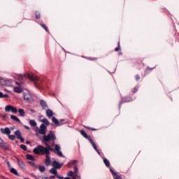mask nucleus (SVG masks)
Wrapping results in <instances>:
<instances>
[{"label": "nucleus", "mask_w": 179, "mask_h": 179, "mask_svg": "<svg viewBox=\"0 0 179 179\" xmlns=\"http://www.w3.org/2000/svg\"><path fill=\"white\" fill-rule=\"evenodd\" d=\"M26 158L27 159V160H31V162H34V160H35L34 157H33V155H31L30 154H27L26 155Z\"/></svg>", "instance_id": "b1692460"}, {"label": "nucleus", "mask_w": 179, "mask_h": 179, "mask_svg": "<svg viewBox=\"0 0 179 179\" xmlns=\"http://www.w3.org/2000/svg\"><path fill=\"white\" fill-rule=\"evenodd\" d=\"M2 82V79L0 78V83Z\"/></svg>", "instance_id": "6e6d98bb"}, {"label": "nucleus", "mask_w": 179, "mask_h": 179, "mask_svg": "<svg viewBox=\"0 0 179 179\" xmlns=\"http://www.w3.org/2000/svg\"><path fill=\"white\" fill-rule=\"evenodd\" d=\"M41 27H43V29H44V30H45V31L48 32V28L46 27L45 24H41Z\"/></svg>", "instance_id": "2f4dec72"}, {"label": "nucleus", "mask_w": 179, "mask_h": 179, "mask_svg": "<svg viewBox=\"0 0 179 179\" xmlns=\"http://www.w3.org/2000/svg\"><path fill=\"white\" fill-rule=\"evenodd\" d=\"M55 177H57L56 175L50 176L49 177V178H50V179H54V178H55Z\"/></svg>", "instance_id": "49530a36"}, {"label": "nucleus", "mask_w": 179, "mask_h": 179, "mask_svg": "<svg viewBox=\"0 0 179 179\" xmlns=\"http://www.w3.org/2000/svg\"><path fill=\"white\" fill-rule=\"evenodd\" d=\"M28 163L30 164V166H36V164L33 162H29Z\"/></svg>", "instance_id": "79ce46f5"}, {"label": "nucleus", "mask_w": 179, "mask_h": 179, "mask_svg": "<svg viewBox=\"0 0 179 179\" xmlns=\"http://www.w3.org/2000/svg\"><path fill=\"white\" fill-rule=\"evenodd\" d=\"M137 92H138V89H136V87L132 90L133 93H136Z\"/></svg>", "instance_id": "a18cd8bd"}, {"label": "nucleus", "mask_w": 179, "mask_h": 179, "mask_svg": "<svg viewBox=\"0 0 179 179\" xmlns=\"http://www.w3.org/2000/svg\"><path fill=\"white\" fill-rule=\"evenodd\" d=\"M24 128H25V129H27L28 131H30V127L29 126H24Z\"/></svg>", "instance_id": "c03bdc74"}, {"label": "nucleus", "mask_w": 179, "mask_h": 179, "mask_svg": "<svg viewBox=\"0 0 179 179\" xmlns=\"http://www.w3.org/2000/svg\"><path fill=\"white\" fill-rule=\"evenodd\" d=\"M3 93L0 92V99H2Z\"/></svg>", "instance_id": "864d4df0"}, {"label": "nucleus", "mask_w": 179, "mask_h": 179, "mask_svg": "<svg viewBox=\"0 0 179 179\" xmlns=\"http://www.w3.org/2000/svg\"><path fill=\"white\" fill-rule=\"evenodd\" d=\"M129 101H132L131 98H123V99H122V100L120 101L119 108H121V104H122V103H129Z\"/></svg>", "instance_id": "ddd939ff"}, {"label": "nucleus", "mask_w": 179, "mask_h": 179, "mask_svg": "<svg viewBox=\"0 0 179 179\" xmlns=\"http://www.w3.org/2000/svg\"><path fill=\"white\" fill-rule=\"evenodd\" d=\"M46 115H47V117H48V118H51V117H52V115H54V113H52V111L50 109H48V110H46Z\"/></svg>", "instance_id": "6ab92c4d"}, {"label": "nucleus", "mask_w": 179, "mask_h": 179, "mask_svg": "<svg viewBox=\"0 0 179 179\" xmlns=\"http://www.w3.org/2000/svg\"><path fill=\"white\" fill-rule=\"evenodd\" d=\"M71 164L76 166L78 164V160L75 159L71 162Z\"/></svg>", "instance_id": "f704fd0d"}, {"label": "nucleus", "mask_w": 179, "mask_h": 179, "mask_svg": "<svg viewBox=\"0 0 179 179\" xmlns=\"http://www.w3.org/2000/svg\"><path fill=\"white\" fill-rule=\"evenodd\" d=\"M40 104H41L42 108H43V110L48 108V106H47V102H45V101L41 99Z\"/></svg>", "instance_id": "dca6fc26"}, {"label": "nucleus", "mask_w": 179, "mask_h": 179, "mask_svg": "<svg viewBox=\"0 0 179 179\" xmlns=\"http://www.w3.org/2000/svg\"><path fill=\"white\" fill-rule=\"evenodd\" d=\"M18 139L20 141L21 143H23V142H24V138H23V137H20V138Z\"/></svg>", "instance_id": "ea45409f"}, {"label": "nucleus", "mask_w": 179, "mask_h": 179, "mask_svg": "<svg viewBox=\"0 0 179 179\" xmlns=\"http://www.w3.org/2000/svg\"><path fill=\"white\" fill-rule=\"evenodd\" d=\"M141 79V77L139 76H136V80H139Z\"/></svg>", "instance_id": "de8ad7c7"}, {"label": "nucleus", "mask_w": 179, "mask_h": 179, "mask_svg": "<svg viewBox=\"0 0 179 179\" xmlns=\"http://www.w3.org/2000/svg\"><path fill=\"white\" fill-rule=\"evenodd\" d=\"M24 78H28L29 80H32L33 82L38 81V76H34V74H24Z\"/></svg>", "instance_id": "423d86ee"}, {"label": "nucleus", "mask_w": 179, "mask_h": 179, "mask_svg": "<svg viewBox=\"0 0 179 179\" xmlns=\"http://www.w3.org/2000/svg\"><path fill=\"white\" fill-rule=\"evenodd\" d=\"M29 124L31 127H37V122H36V120H29Z\"/></svg>", "instance_id": "bb28decb"}, {"label": "nucleus", "mask_w": 179, "mask_h": 179, "mask_svg": "<svg viewBox=\"0 0 179 179\" xmlns=\"http://www.w3.org/2000/svg\"><path fill=\"white\" fill-rule=\"evenodd\" d=\"M103 163L105 164V166H106L108 168H109V170L112 174V176L117 177V172H114V170H113V169L111 168V166H110V161H108V159H107V158H103Z\"/></svg>", "instance_id": "7ed1b4c3"}, {"label": "nucleus", "mask_w": 179, "mask_h": 179, "mask_svg": "<svg viewBox=\"0 0 179 179\" xmlns=\"http://www.w3.org/2000/svg\"><path fill=\"white\" fill-rule=\"evenodd\" d=\"M63 121H65V120L62 119L59 121H58V119L57 117H52V122H53V124H55L56 127H61L64 125V122H62Z\"/></svg>", "instance_id": "39448f33"}, {"label": "nucleus", "mask_w": 179, "mask_h": 179, "mask_svg": "<svg viewBox=\"0 0 179 179\" xmlns=\"http://www.w3.org/2000/svg\"><path fill=\"white\" fill-rule=\"evenodd\" d=\"M73 177H75L77 179H80V176L78 173V167H76V166H74V171H73Z\"/></svg>", "instance_id": "f3484780"}, {"label": "nucleus", "mask_w": 179, "mask_h": 179, "mask_svg": "<svg viewBox=\"0 0 179 179\" xmlns=\"http://www.w3.org/2000/svg\"><path fill=\"white\" fill-rule=\"evenodd\" d=\"M69 164V165H71V162H69V164Z\"/></svg>", "instance_id": "13d9d810"}, {"label": "nucleus", "mask_w": 179, "mask_h": 179, "mask_svg": "<svg viewBox=\"0 0 179 179\" xmlns=\"http://www.w3.org/2000/svg\"><path fill=\"white\" fill-rule=\"evenodd\" d=\"M0 118H2V120H6V115L1 114Z\"/></svg>", "instance_id": "c9c22d12"}, {"label": "nucleus", "mask_w": 179, "mask_h": 179, "mask_svg": "<svg viewBox=\"0 0 179 179\" xmlns=\"http://www.w3.org/2000/svg\"><path fill=\"white\" fill-rule=\"evenodd\" d=\"M15 136H17V139H19L20 138L22 137V132L20 130H17L14 132Z\"/></svg>", "instance_id": "412c9836"}, {"label": "nucleus", "mask_w": 179, "mask_h": 179, "mask_svg": "<svg viewBox=\"0 0 179 179\" xmlns=\"http://www.w3.org/2000/svg\"><path fill=\"white\" fill-rule=\"evenodd\" d=\"M80 134L85 138L87 136V134L86 133V131H85V130H80Z\"/></svg>", "instance_id": "c756f323"}, {"label": "nucleus", "mask_w": 179, "mask_h": 179, "mask_svg": "<svg viewBox=\"0 0 179 179\" xmlns=\"http://www.w3.org/2000/svg\"><path fill=\"white\" fill-rule=\"evenodd\" d=\"M17 162L18 165L21 169H22V170H26V164H24V162H23V161L20 160L19 158H17Z\"/></svg>", "instance_id": "f8f14e48"}, {"label": "nucleus", "mask_w": 179, "mask_h": 179, "mask_svg": "<svg viewBox=\"0 0 179 179\" xmlns=\"http://www.w3.org/2000/svg\"><path fill=\"white\" fill-rule=\"evenodd\" d=\"M56 177L57 178H59V179H64V176H61V175H58L57 173L56 174Z\"/></svg>", "instance_id": "e433bc0d"}, {"label": "nucleus", "mask_w": 179, "mask_h": 179, "mask_svg": "<svg viewBox=\"0 0 179 179\" xmlns=\"http://www.w3.org/2000/svg\"><path fill=\"white\" fill-rule=\"evenodd\" d=\"M41 178H42V179H50L49 177H45V176H41Z\"/></svg>", "instance_id": "09e8293b"}, {"label": "nucleus", "mask_w": 179, "mask_h": 179, "mask_svg": "<svg viewBox=\"0 0 179 179\" xmlns=\"http://www.w3.org/2000/svg\"><path fill=\"white\" fill-rule=\"evenodd\" d=\"M24 99L28 101V103H33V101H34L33 96H31V94L29 92L24 93Z\"/></svg>", "instance_id": "0eeeda50"}, {"label": "nucleus", "mask_w": 179, "mask_h": 179, "mask_svg": "<svg viewBox=\"0 0 179 179\" xmlns=\"http://www.w3.org/2000/svg\"><path fill=\"white\" fill-rule=\"evenodd\" d=\"M30 111H31V113H32L33 114L36 113V111L34 110V109H31Z\"/></svg>", "instance_id": "3c124183"}, {"label": "nucleus", "mask_w": 179, "mask_h": 179, "mask_svg": "<svg viewBox=\"0 0 179 179\" xmlns=\"http://www.w3.org/2000/svg\"><path fill=\"white\" fill-rule=\"evenodd\" d=\"M8 98V97H9V95H8V94H3V96H1V99H3V98Z\"/></svg>", "instance_id": "37998d69"}, {"label": "nucleus", "mask_w": 179, "mask_h": 179, "mask_svg": "<svg viewBox=\"0 0 179 179\" xmlns=\"http://www.w3.org/2000/svg\"><path fill=\"white\" fill-rule=\"evenodd\" d=\"M31 143V142H30V141H26L27 145H30Z\"/></svg>", "instance_id": "603ef678"}, {"label": "nucleus", "mask_w": 179, "mask_h": 179, "mask_svg": "<svg viewBox=\"0 0 179 179\" xmlns=\"http://www.w3.org/2000/svg\"><path fill=\"white\" fill-rule=\"evenodd\" d=\"M67 176H69V177H72V176H73V171H69L67 173Z\"/></svg>", "instance_id": "473e14b6"}, {"label": "nucleus", "mask_w": 179, "mask_h": 179, "mask_svg": "<svg viewBox=\"0 0 179 179\" xmlns=\"http://www.w3.org/2000/svg\"><path fill=\"white\" fill-rule=\"evenodd\" d=\"M94 150H96V152L98 153V155H99V156L101 155L100 153V151H99V149H97V145H95V148H94Z\"/></svg>", "instance_id": "72a5a7b5"}, {"label": "nucleus", "mask_w": 179, "mask_h": 179, "mask_svg": "<svg viewBox=\"0 0 179 179\" xmlns=\"http://www.w3.org/2000/svg\"><path fill=\"white\" fill-rule=\"evenodd\" d=\"M49 172L50 173V174H54L55 176H56V174H57V169L55 168H52L51 169H50Z\"/></svg>", "instance_id": "a878e982"}, {"label": "nucleus", "mask_w": 179, "mask_h": 179, "mask_svg": "<svg viewBox=\"0 0 179 179\" xmlns=\"http://www.w3.org/2000/svg\"><path fill=\"white\" fill-rule=\"evenodd\" d=\"M45 164L48 167V166H51V158L50 157V155L45 154Z\"/></svg>", "instance_id": "9d476101"}, {"label": "nucleus", "mask_w": 179, "mask_h": 179, "mask_svg": "<svg viewBox=\"0 0 179 179\" xmlns=\"http://www.w3.org/2000/svg\"><path fill=\"white\" fill-rule=\"evenodd\" d=\"M8 139H10V141H15V139H16V136L15 135H8Z\"/></svg>", "instance_id": "c85d7f7f"}, {"label": "nucleus", "mask_w": 179, "mask_h": 179, "mask_svg": "<svg viewBox=\"0 0 179 179\" xmlns=\"http://www.w3.org/2000/svg\"><path fill=\"white\" fill-rule=\"evenodd\" d=\"M0 131L3 134V135H10V129L9 127H5V128H1L0 129Z\"/></svg>", "instance_id": "1a4fd4ad"}, {"label": "nucleus", "mask_w": 179, "mask_h": 179, "mask_svg": "<svg viewBox=\"0 0 179 179\" xmlns=\"http://www.w3.org/2000/svg\"><path fill=\"white\" fill-rule=\"evenodd\" d=\"M18 113H19L20 117H25V115H26V113H24V110H23L22 108L18 109Z\"/></svg>", "instance_id": "393cba45"}, {"label": "nucleus", "mask_w": 179, "mask_h": 179, "mask_svg": "<svg viewBox=\"0 0 179 179\" xmlns=\"http://www.w3.org/2000/svg\"><path fill=\"white\" fill-rule=\"evenodd\" d=\"M38 170L41 173H44L45 171V166H38Z\"/></svg>", "instance_id": "cd10ccee"}, {"label": "nucleus", "mask_w": 179, "mask_h": 179, "mask_svg": "<svg viewBox=\"0 0 179 179\" xmlns=\"http://www.w3.org/2000/svg\"><path fill=\"white\" fill-rule=\"evenodd\" d=\"M150 69V68L148 67L146 69V72H148V71H149Z\"/></svg>", "instance_id": "5fc2aeb1"}, {"label": "nucleus", "mask_w": 179, "mask_h": 179, "mask_svg": "<svg viewBox=\"0 0 179 179\" xmlns=\"http://www.w3.org/2000/svg\"><path fill=\"white\" fill-rule=\"evenodd\" d=\"M13 90L15 93H22V92H23V88H22V87H15Z\"/></svg>", "instance_id": "a211bd4d"}, {"label": "nucleus", "mask_w": 179, "mask_h": 179, "mask_svg": "<svg viewBox=\"0 0 179 179\" xmlns=\"http://www.w3.org/2000/svg\"><path fill=\"white\" fill-rule=\"evenodd\" d=\"M20 148V149H22V150H27V147L25 145L21 144Z\"/></svg>", "instance_id": "7c9ffc66"}, {"label": "nucleus", "mask_w": 179, "mask_h": 179, "mask_svg": "<svg viewBox=\"0 0 179 179\" xmlns=\"http://www.w3.org/2000/svg\"><path fill=\"white\" fill-rule=\"evenodd\" d=\"M0 148L3 150H9V145L8 143L3 142V139L0 138Z\"/></svg>", "instance_id": "6e6552de"}, {"label": "nucleus", "mask_w": 179, "mask_h": 179, "mask_svg": "<svg viewBox=\"0 0 179 179\" xmlns=\"http://www.w3.org/2000/svg\"><path fill=\"white\" fill-rule=\"evenodd\" d=\"M10 118L13 120V121H16L17 122H19V124H20L22 122L20 121V119L13 115H10Z\"/></svg>", "instance_id": "aec40b11"}, {"label": "nucleus", "mask_w": 179, "mask_h": 179, "mask_svg": "<svg viewBox=\"0 0 179 179\" xmlns=\"http://www.w3.org/2000/svg\"><path fill=\"white\" fill-rule=\"evenodd\" d=\"M38 133L41 135H43L42 143H50V142L55 143V141H57V136H55V133L50 130L48 134H47V126H45L44 124H41Z\"/></svg>", "instance_id": "f03ea898"}, {"label": "nucleus", "mask_w": 179, "mask_h": 179, "mask_svg": "<svg viewBox=\"0 0 179 179\" xmlns=\"http://www.w3.org/2000/svg\"><path fill=\"white\" fill-rule=\"evenodd\" d=\"M73 179H78V178H75V177H73Z\"/></svg>", "instance_id": "4d7b16f0"}, {"label": "nucleus", "mask_w": 179, "mask_h": 179, "mask_svg": "<svg viewBox=\"0 0 179 179\" xmlns=\"http://www.w3.org/2000/svg\"><path fill=\"white\" fill-rule=\"evenodd\" d=\"M10 171L13 174H14V176H17V177H19V173H17V171L16 169H15V168H11L10 169Z\"/></svg>", "instance_id": "5701e85b"}, {"label": "nucleus", "mask_w": 179, "mask_h": 179, "mask_svg": "<svg viewBox=\"0 0 179 179\" xmlns=\"http://www.w3.org/2000/svg\"><path fill=\"white\" fill-rule=\"evenodd\" d=\"M41 121V122H43V125H45L46 127L50 125V122H48V120L47 118H43Z\"/></svg>", "instance_id": "4be33fe9"}, {"label": "nucleus", "mask_w": 179, "mask_h": 179, "mask_svg": "<svg viewBox=\"0 0 179 179\" xmlns=\"http://www.w3.org/2000/svg\"><path fill=\"white\" fill-rule=\"evenodd\" d=\"M0 115H1V113H0Z\"/></svg>", "instance_id": "052dcab7"}, {"label": "nucleus", "mask_w": 179, "mask_h": 179, "mask_svg": "<svg viewBox=\"0 0 179 179\" xmlns=\"http://www.w3.org/2000/svg\"><path fill=\"white\" fill-rule=\"evenodd\" d=\"M7 164L9 166V164H10L9 162H7Z\"/></svg>", "instance_id": "bf43d9fd"}, {"label": "nucleus", "mask_w": 179, "mask_h": 179, "mask_svg": "<svg viewBox=\"0 0 179 179\" xmlns=\"http://www.w3.org/2000/svg\"><path fill=\"white\" fill-rule=\"evenodd\" d=\"M85 139H87V141H89V142L91 143L92 146L93 148H96V143H94V141H93V139L92 138V136H87L85 137Z\"/></svg>", "instance_id": "4468645a"}, {"label": "nucleus", "mask_w": 179, "mask_h": 179, "mask_svg": "<svg viewBox=\"0 0 179 179\" xmlns=\"http://www.w3.org/2000/svg\"><path fill=\"white\" fill-rule=\"evenodd\" d=\"M36 19H40V13H36Z\"/></svg>", "instance_id": "a19ab883"}, {"label": "nucleus", "mask_w": 179, "mask_h": 179, "mask_svg": "<svg viewBox=\"0 0 179 179\" xmlns=\"http://www.w3.org/2000/svg\"><path fill=\"white\" fill-rule=\"evenodd\" d=\"M15 84L17 85L18 86H20L22 85V83L15 82Z\"/></svg>", "instance_id": "8fccbe9b"}, {"label": "nucleus", "mask_w": 179, "mask_h": 179, "mask_svg": "<svg viewBox=\"0 0 179 179\" xmlns=\"http://www.w3.org/2000/svg\"><path fill=\"white\" fill-rule=\"evenodd\" d=\"M3 80V83L2 84L3 86H12V80L10 79H7V80Z\"/></svg>", "instance_id": "2eb2a0df"}, {"label": "nucleus", "mask_w": 179, "mask_h": 179, "mask_svg": "<svg viewBox=\"0 0 179 179\" xmlns=\"http://www.w3.org/2000/svg\"><path fill=\"white\" fill-rule=\"evenodd\" d=\"M115 51H120V42H118V47L115 48Z\"/></svg>", "instance_id": "4c0bfd02"}, {"label": "nucleus", "mask_w": 179, "mask_h": 179, "mask_svg": "<svg viewBox=\"0 0 179 179\" xmlns=\"http://www.w3.org/2000/svg\"><path fill=\"white\" fill-rule=\"evenodd\" d=\"M52 166L53 168L57 169H61V167H62V164H59V162H58V161H53L52 162Z\"/></svg>", "instance_id": "9b49d317"}, {"label": "nucleus", "mask_w": 179, "mask_h": 179, "mask_svg": "<svg viewBox=\"0 0 179 179\" xmlns=\"http://www.w3.org/2000/svg\"><path fill=\"white\" fill-rule=\"evenodd\" d=\"M43 145H45V147L38 145L37 147L34 148L33 153L34 155H50V152H53L57 156H59V157H64V154H62V152L61 151V147L59 145L56 144L55 145V149L51 148V145L48 144V143H43Z\"/></svg>", "instance_id": "f257e3e1"}, {"label": "nucleus", "mask_w": 179, "mask_h": 179, "mask_svg": "<svg viewBox=\"0 0 179 179\" xmlns=\"http://www.w3.org/2000/svg\"><path fill=\"white\" fill-rule=\"evenodd\" d=\"M6 113H13V114H16L17 113V108L16 107L12 106L10 105H7L5 107Z\"/></svg>", "instance_id": "20e7f679"}, {"label": "nucleus", "mask_w": 179, "mask_h": 179, "mask_svg": "<svg viewBox=\"0 0 179 179\" xmlns=\"http://www.w3.org/2000/svg\"><path fill=\"white\" fill-rule=\"evenodd\" d=\"M87 129H90L91 131H97V129H94V128H92L90 127H87Z\"/></svg>", "instance_id": "58836bf2"}]
</instances>
